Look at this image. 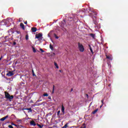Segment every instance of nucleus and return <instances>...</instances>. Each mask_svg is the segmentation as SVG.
Wrapping results in <instances>:
<instances>
[{"instance_id": "nucleus-1", "label": "nucleus", "mask_w": 128, "mask_h": 128, "mask_svg": "<svg viewBox=\"0 0 128 128\" xmlns=\"http://www.w3.org/2000/svg\"><path fill=\"white\" fill-rule=\"evenodd\" d=\"M96 14H98V13L96 12H92L89 14V16L92 18L94 24L95 26H98V22H96Z\"/></svg>"}, {"instance_id": "nucleus-2", "label": "nucleus", "mask_w": 128, "mask_h": 128, "mask_svg": "<svg viewBox=\"0 0 128 128\" xmlns=\"http://www.w3.org/2000/svg\"><path fill=\"white\" fill-rule=\"evenodd\" d=\"M5 98H6L7 100H8L9 102H12V100H14V96H10L8 92H5Z\"/></svg>"}, {"instance_id": "nucleus-3", "label": "nucleus", "mask_w": 128, "mask_h": 128, "mask_svg": "<svg viewBox=\"0 0 128 128\" xmlns=\"http://www.w3.org/2000/svg\"><path fill=\"white\" fill-rule=\"evenodd\" d=\"M78 48L80 52H84V46L80 42H78Z\"/></svg>"}, {"instance_id": "nucleus-4", "label": "nucleus", "mask_w": 128, "mask_h": 128, "mask_svg": "<svg viewBox=\"0 0 128 128\" xmlns=\"http://www.w3.org/2000/svg\"><path fill=\"white\" fill-rule=\"evenodd\" d=\"M14 72L12 71H9L7 74H6V76H14Z\"/></svg>"}, {"instance_id": "nucleus-5", "label": "nucleus", "mask_w": 128, "mask_h": 128, "mask_svg": "<svg viewBox=\"0 0 128 128\" xmlns=\"http://www.w3.org/2000/svg\"><path fill=\"white\" fill-rule=\"evenodd\" d=\"M4 39L8 42H10V40H12V38H10L9 36H6Z\"/></svg>"}, {"instance_id": "nucleus-6", "label": "nucleus", "mask_w": 128, "mask_h": 128, "mask_svg": "<svg viewBox=\"0 0 128 128\" xmlns=\"http://www.w3.org/2000/svg\"><path fill=\"white\" fill-rule=\"evenodd\" d=\"M42 36V34L39 33L38 34H36V38H40Z\"/></svg>"}, {"instance_id": "nucleus-7", "label": "nucleus", "mask_w": 128, "mask_h": 128, "mask_svg": "<svg viewBox=\"0 0 128 128\" xmlns=\"http://www.w3.org/2000/svg\"><path fill=\"white\" fill-rule=\"evenodd\" d=\"M30 126H36V122L34 120H32L30 122Z\"/></svg>"}, {"instance_id": "nucleus-8", "label": "nucleus", "mask_w": 128, "mask_h": 128, "mask_svg": "<svg viewBox=\"0 0 128 128\" xmlns=\"http://www.w3.org/2000/svg\"><path fill=\"white\" fill-rule=\"evenodd\" d=\"M31 30L32 32H36V30H38V28H36V27H32L31 28Z\"/></svg>"}, {"instance_id": "nucleus-9", "label": "nucleus", "mask_w": 128, "mask_h": 128, "mask_svg": "<svg viewBox=\"0 0 128 128\" xmlns=\"http://www.w3.org/2000/svg\"><path fill=\"white\" fill-rule=\"evenodd\" d=\"M66 24V20H64L62 22V25L61 26H62V28H64V24Z\"/></svg>"}, {"instance_id": "nucleus-10", "label": "nucleus", "mask_w": 128, "mask_h": 128, "mask_svg": "<svg viewBox=\"0 0 128 128\" xmlns=\"http://www.w3.org/2000/svg\"><path fill=\"white\" fill-rule=\"evenodd\" d=\"M61 110L63 114H64V105H62Z\"/></svg>"}, {"instance_id": "nucleus-11", "label": "nucleus", "mask_w": 128, "mask_h": 128, "mask_svg": "<svg viewBox=\"0 0 128 128\" xmlns=\"http://www.w3.org/2000/svg\"><path fill=\"white\" fill-rule=\"evenodd\" d=\"M106 58H108L110 60H112V58L110 56H108V55H106Z\"/></svg>"}, {"instance_id": "nucleus-12", "label": "nucleus", "mask_w": 128, "mask_h": 128, "mask_svg": "<svg viewBox=\"0 0 128 128\" xmlns=\"http://www.w3.org/2000/svg\"><path fill=\"white\" fill-rule=\"evenodd\" d=\"M20 26L22 28V30H24V24L20 23Z\"/></svg>"}, {"instance_id": "nucleus-13", "label": "nucleus", "mask_w": 128, "mask_h": 128, "mask_svg": "<svg viewBox=\"0 0 128 128\" xmlns=\"http://www.w3.org/2000/svg\"><path fill=\"white\" fill-rule=\"evenodd\" d=\"M98 110V108L95 110L94 111H93V112H92V114H96V112H97Z\"/></svg>"}, {"instance_id": "nucleus-14", "label": "nucleus", "mask_w": 128, "mask_h": 128, "mask_svg": "<svg viewBox=\"0 0 128 128\" xmlns=\"http://www.w3.org/2000/svg\"><path fill=\"white\" fill-rule=\"evenodd\" d=\"M68 124L66 123L64 126H62V128H67L68 126Z\"/></svg>"}, {"instance_id": "nucleus-15", "label": "nucleus", "mask_w": 128, "mask_h": 128, "mask_svg": "<svg viewBox=\"0 0 128 128\" xmlns=\"http://www.w3.org/2000/svg\"><path fill=\"white\" fill-rule=\"evenodd\" d=\"M90 50L92 54H94V51H92V46H90V45H88Z\"/></svg>"}, {"instance_id": "nucleus-16", "label": "nucleus", "mask_w": 128, "mask_h": 128, "mask_svg": "<svg viewBox=\"0 0 128 128\" xmlns=\"http://www.w3.org/2000/svg\"><path fill=\"white\" fill-rule=\"evenodd\" d=\"M90 36H92V38H94V36H95L96 34H90Z\"/></svg>"}, {"instance_id": "nucleus-17", "label": "nucleus", "mask_w": 128, "mask_h": 128, "mask_svg": "<svg viewBox=\"0 0 128 128\" xmlns=\"http://www.w3.org/2000/svg\"><path fill=\"white\" fill-rule=\"evenodd\" d=\"M50 48L52 50H54V47L52 46V44H50Z\"/></svg>"}, {"instance_id": "nucleus-18", "label": "nucleus", "mask_w": 128, "mask_h": 128, "mask_svg": "<svg viewBox=\"0 0 128 128\" xmlns=\"http://www.w3.org/2000/svg\"><path fill=\"white\" fill-rule=\"evenodd\" d=\"M37 126H38L40 128H43V126H44V125H40V124H37Z\"/></svg>"}, {"instance_id": "nucleus-19", "label": "nucleus", "mask_w": 128, "mask_h": 128, "mask_svg": "<svg viewBox=\"0 0 128 128\" xmlns=\"http://www.w3.org/2000/svg\"><path fill=\"white\" fill-rule=\"evenodd\" d=\"M54 64L55 66H56V68H58V64H56V62H54Z\"/></svg>"}, {"instance_id": "nucleus-20", "label": "nucleus", "mask_w": 128, "mask_h": 128, "mask_svg": "<svg viewBox=\"0 0 128 128\" xmlns=\"http://www.w3.org/2000/svg\"><path fill=\"white\" fill-rule=\"evenodd\" d=\"M33 52H36V48H34V46L32 47Z\"/></svg>"}, {"instance_id": "nucleus-21", "label": "nucleus", "mask_w": 128, "mask_h": 128, "mask_svg": "<svg viewBox=\"0 0 128 128\" xmlns=\"http://www.w3.org/2000/svg\"><path fill=\"white\" fill-rule=\"evenodd\" d=\"M43 96H48V93H44L43 94Z\"/></svg>"}, {"instance_id": "nucleus-22", "label": "nucleus", "mask_w": 128, "mask_h": 128, "mask_svg": "<svg viewBox=\"0 0 128 128\" xmlns=\"http://www.w3.org/2000/svg\"><path fill=\"white\" fill-rule=\"evenodd\" d=\"M0 120H1V122H4V120H6V118L4 117V118H0Z\"/></svg>"}, {"instance_id": "nucleus-23", "label": "nucleus", "mask_w": 128, "mask_h": 128, "mask_svg": "<svg viewBox=\"0 0 128 128\" xmlns=\"http://www.w3.org/2000/svg\"><path fill=\"white\" fill-rule=\"evenodd\" d=\"M54 93V85H53V88H52V94Z\"/></svg>"}, {"instance_id": "nucleus-24", "label": "nucleus", "mask_w": 128, "mask_h": 128, "mask_svg": "<svg viewBox=\"0 0 128 128\" xmlns=\"http://www.w3.org/2000/svg\"><path fill=\"white\" fill-rule=\"evenodd\" d=\"M27 110H30V112H32V108H28L27 109Z\"/></svg>"}, {"instance_id": "nucleus-25", "label": "nucleus", "mask_w": 128, "mask_h": 128, "mask_svg": "<svg viewBox=\"0 0 128 128\" xmlns=\"http://www.w3.org/2000/svg\"><path fill=\"white\" fill-rule=\"evenodd\" d=\"M60 110H58L57 112L58 116H60Z\"/></svg>"}, {"instance_id": "nucleus-26", "label": "nucleus", "mask_w": 128, "mask_h": 128, "mask_svg": "<svg viewBox=\"0 0 128 128\" xmlns=\"http://www.w3.org/2000/svg\"><path fill=\"white\" fill-rule=\"evenodd\" d=\"M54 36L56 38H58V36H56V34H54Z\"/></svg>"}, {"instance_id": "nucleus-27", "label": "nucleus", "mask_w": 128, "mask_h": 128, "mask_svg": "<svg viewBox=\"0 0 128 128\" xmlns=\"http://www.w3.org/2000/svg\"><path fill=\"white\" fill-rule=\"evenodd\" d=\"M26 40H28V34H26Z\"/></svg>"}, {"instance_id": "nucleus-28", "label": "nucleus", "mask_w": 128, "mask_h": 128, "mask_svg": "<svg viewBox=\"0 0 128 128\" xmlns=\"http://www.w3.org/2000/svg\"><path fill=\"white\" fill-rule=\"evenodd\" d=\"M108 66H109V68H111L112 66L110 65V62H108Z\"/></svg>"}, {"instance_id": "nucleus-29", "label": "nucleus", "mask_w": 128, "mask_h": 128, "mask_svg": "<svg viewBox=\"0 0 128 128\" xmlns=\"http://www.w3.org/2000/svg\"><path fill=\"white\" fill-rule=\"evenodd\" d=\"M10 32H12V34H14V32H12V29H10V30L8 31L9 34Z\"/></svg>"}, {"instance_id": "nucleus-30", "label": "nucleus", "mask_w": 128, "mask_h": 128, "mask_svg": "<svg viewBox=\"0 0 128 128\" xmlns=\"http://www.w3.org/2000/svg\"><path fill=\"white\" fill-rule=\"evenodd\" d=\"M32 72L33 76H36V74H34V70H32Z\"/></svg>"}, {"instance_id": "nucleus-31", "label": "nucleus", "mask_w": 128, "mask_h": 128, "mask_svg": "<svg viewBox=\"0 0 128 128\" xmlns=\"http://www.w3.org/2000/svg\"><path fill=\"white\" fill-rule=\"evenodd\" d=\"M40 50L41 51V52H44V50L42 48H40Z\"/></svg>"}, {"instance_id": "nucleus-32", "label": "nucleus", "mask_w": 128, "mask_h": 128, "mask_svg": "<svg viewBox=\"0 0 128 128\" xmlns=\"http://www.w3.org/2000/svg\"><path fill=\"white\" fill-rule=\"evenodd\" d=\"M8 128H14V126H12V125H9V126H8Z\"/></svg>"}, {"instance_id": "nucleus-33", "label": "nucleus", "mask_w": 128, "mask_h": 128, "mask_svg": "<svg viewBox=\"0 0 128 128\" xmlns=\"http://www.w3.org/2000/svg\"><path fill=\"white\" fill-rule=\"evenodd\" d=\"M82 128H86V124H83V126H82Z\"/></svg>"}, {"instance_id": "nucleus-34", "label": "nucleus", "mask_w": 128, "mask_h": 128, "mask_svg": "<svg viewBox=\"0 0 128 128\" xmlns=\"http://www.w3.org/2000/svg\"><path fill=\"white\" fill-rule=\"evenodd\" d=\"M16 32L18 34H20V31H16Z\"/></svg>"}, {"instance_id": "nucleus-35", "label": "nucleus", "mask_w": 128, "mask_h": 128, "mask_svg": "<svg viewBox=\"0 0 128 128\" xmlns=\"http://www.w3.org/2000/svg\"><path fill=\"white\" fill-rule=\"evenodd\" d=\"M12 126H17V125L14 123H12Z\"/></svg>"}, {"instance_id": "nucleus-36", "label": "nucleus", "mask_w": 128, "mask_h": 128, "mask_svg": "<svg viewBox=\"0 0 128 128\" xmlns=\"http://www.w3.org/2000/svg\"><path fill=\"white\" fill-rule=\"evenodd\" d=\"M4 118H5L6 120V118H8V116L7 115Z\"/></svg>"}, {"instance_id": "nucleus-37", "label": "nucleus", "mask_w": 128, "mask_h": 128, "mask_svg": "<svg viewBox=\"0 0 128 128\" xmlns=\"http://www.w3.org/2000/svg\"><path fill=\"white\" fill-rule=\"evenodd\" d=\"M16 42H13V46H16Z\"/></svg>"}, {"instance_id": "nucleus-38", "label": "nucleus", "mask_w": 128, "mask_h": 128, "mask_svg": "<svg viewBox=\"0 0 128 128\" xmlns=\"http://www.w3.org/2000/svg\"><path fill=\"white\" fill-rule=\"evenodd\" d=\"M42 102V100H37L38 102Z\"/></svg>"}, {"instance_id": "nucleus-39", "label": "nucleus", "mask_w": 128, "mask_h": 128, "mask_svg": "<svg viewBox=\"0 0 128 128\" xmlns=\"http://www.w3.org/2000/svg\"><path fill=\"white\" fill-rule=\"evenodd\" d=\"M101 102L102 103V104H104V100H101Z\"/></svg>"}, {"instance_id": "nucleus-40", "label": "nucleus", "mask_w": 128, "mask_h": 128, "mask_svg": "<svg viewBox=\"0 0 128 128\" xmlns=\"http://www.w3.org/2000/svg\"><path fill=\"white\" fill-rule=\"evenodd\" d=\"M24 24H28V22H26V21L25 22H24Z\"/></svg>"}, {"instance_id": "nucleus-41", "label": "nucleus", "mask_w": 128, "mask_h": 128, "mask_svg": "<svg viewBox=\"0 0 128 128\" xmlns=\"http://www.w3.org/2000/svg\"><path fill=\"white\" fill-rule=\"evenodd\" d=\"M102 106H104V104H102L101 106H100V108H102Z\"/></svg>"}, {"instance_id": "nucleus-42", "label": "nucleus", "mask_w": 128, "mask_h": 128, "mask_svg": "<svg viewBox=\"0 0 128 128\" xmlns=\"http://www.w3.org/2000/svg\"><path fill=\"white\" fill-rule=\"evenodd\" d=\"M2 56L1 58H0V60H2Z\"/></svg>"}, {"instance_id": "nucleus-43", "label": "nucleus", "mask_w": 128, "mask_h": 128, "mask_svg": "<svg viewBox=\"0 0 128 128\" xmlns=\"http://www.w3.org/2000/svg\"><path fill=\"white\" fill-rule=\"evenodd\" d=\"M48 100H50L51 99L50 96H48Z\"/></svg>"}, {"instance_id": "nucleus-44", "label": "nucleus", "mask_w": 128, "mask_h": 128, "mask_svg": "<svg viewBox=\"0 0 128 128\" xmlns=\"http://www.w3.org/2000/svg\"><path fill=\"white\" fill-rule=\"evenodd\" d=\"M72 90H74V89L72 88H71L70 92H72Z\"/></svg>"}, {"instance_id": "nucleus-45", "label": "nucleus", "mask_w": 128, "mask_h": 128, "mask_svg": "<svg viewBox=\"0 0 128 128\" xmlns=\"http://www.w3.org/2000/svg\"><path fill=\"white\" fill-rule=\"evenodd\" d=\"M86 96L87 98H88V94H86Z\"/></svg>"}, {"instance_id": "nucleus-46", "label": "nucleus", "mask_w": 128, "mask_h": 128, "mask_svg": "<svg viewBox=\"0 0 128 128\" xmlns=\"http://www.w3.org/2000/svg\"><path fill=\"white\" fill-rule=\"evenodd\" d=\"M111 86V84H108V86Z\"/></svg>"}, {"instance_id": "nucleus-47", "label": "nucleus", "mask_w": 128, "mask_h": 128, "mask_svg": "<svg viewBox=\"0 0 128 128\" xmlns=\"http://www.w3.org/2000/svg\"><path fill=\"white\" fill-rule=\"evenodd\" d=\"M54 56H56V54L54 52H53Z\"/></svg>"}, {"instance_id": "nucleus-48", "label": "nucleus", "mask_w": 128, "mask_h": 128, "mask_svg": "<svg viewBox=\"0 0 128 128\" xmlns=\"http://www.w3.org/2000/svg\"><path fill=\"white\" fill-rule=\"evenodd\" d=\"M18 122H22V120H18Z\"/></svg>"}, {"instance_id": "nucleus-49", "label": "nucleus", "mask_w": 128, "mask_h": 128, "mask_svg": "<svg viewBox=\"0 0 128 128\" xmlns=\"http://www.w3.org/2000/svg\"><path fill=\"white\" fill-rule=\"evenodd\" d=\"M60 72H62V70H60Z\"/></svg>"}, {"instance_id": "nucleus-50", "label": "nucleus", "mask_w": 128, "mask_h": 128, "mask_svg": "<svg viewBox=\"0 0 128 128\" xmlns=\"http://www.w3.org/2000/svg\"><path fill=\"white\" fill-rule=\"evenodd\" d=\"M9 36H10V34Z\"/></svg>"}]
</instances>
